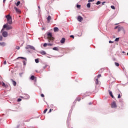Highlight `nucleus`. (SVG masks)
<instances>
[{"mask_svg":"<svg viewBox=\"0 0 128 128\" xmlns=\"http://www.w3.org/2000/svg\"><path fill=\"white\" fill-rule=\"evenodd\" d=\"M6 18H7V24H12V16L8 14L5 16Z\"/></svg>","mask_w":128,"mask_h":128,"instance_id":"nucleus-1","label":"nucleus"},{"mask_svg":"<svg viewBox=\"0 0 128 128\" xmlns=\"http://www.w3.org/2000/svg\"><path fill=\"white\" fill-rule=\"evenodd\" d=\"M47 38L48 39V42H54V38L52 37V35L50 32L48 33Z\"/></svg>","mask_w":128,"mask_h":128,"instance_id":"nucleus-2","label":"nucleus"},{"mask_svg":"<svg viewBox=\"0 0 128 128\" xmlns=\"http://www.w3.org/2000/svg\"><path fill=\"white\" fill-rule=\"evenodd\" d=\"M4 28H6V30H12V25H9L8 24H6L3 26V29Z\"/></svg>","mask_w":128,"mask_h":128,"instance_id":"nucleus-3","label":"nucleus"},{"mask_svg":"<svg viewBox=\"0 0 128 128\" xmlns=\"http://www.w3.org/2000/svg\"><path fill=\"white\" fill-rule=\"evenodd\" d=\"M4 28H2L1 30V32H2V36H4V38H6L8 36V32L6 31H4Z\"/></svg>","mask_w":128,"mask_h":128,"instance_id":"nucleus-4","label":"nucleus"},{"mask_svg":"<svg viewBox=\"0 0 128 128\" xmlns=\"http://www.w3.org/2000/svg\"><path fill=\"white\" fill-rule=\"evenodd\" d=\"M111 106H112V108H116L117 107L116 103L115 102H113L112 103Z\"/></svg>","mask_w":128,"mask_h":128,"instance_id":"nucleus-5","label":"nucleus"},{"mask_svg":"<svg viewBox=\"0 0 128 128\" xmlns=\"http://www.w3.org/2000/svg\"><path fill=\"white\" fill-rule=\"evenodd\" d=\"M83 20H84V18H82V17L80 16H78V22H82Z\"/></svg>","mask_w":128,"mask_h":128,"instance_id":"nucleus-6","label":"nucleus"},{"mask_svg":"<svg viewBox=\"0 0 128 128\" xmlns=\"http://www.w3.org/2000/svg\"><path fill=\"white\" fill-rule=\"evenodd\" d=\"M14 10H15L17 14H20V12H22V11H20V9L16 8V7H14Z\"/></svg>","mask_w":128,"mask_h":128,"instance_id":"nucleus-7","label":"nucleus"},{"mask_svg":"<svg viewBox=\"0 0 128 128\" xmlns=\"http://www.w3.org/2000/svg\"><path fill=\"white\" fill-rule=\"evenodd\" d=\"M52 20V16H48L47 18V22L50 24V20Z\"/></svg>","mask_w":128,"mask_h":128,"instance_id":"nucleus-8","label":"nucleus"},{"mask_svg":"<svg viewBox=\"0 0 128 128\" xmlns=\"http://www.w3.org/2000/svg\"><path fill=\"white\" fill-rule=\"evenodd\" d=\"M120 30H123V32H124V27H118V32H120Z\"/></svg>","mask_w":128,"mask_h":128,"instance_id":"nucleus-9","label":"nucleus"},{"mask_svg":"<svg viewBox=\"0 0 128 128\" xmlns=\"http://www.w3.org/2000/svg\"><path fill=\"white\" fill-rule=\"evenodd\" d=\"M60 30V29L58 28V27H55L54 28V32H58Z\"/></svg>","mask_w":128,"mask_h":128,"instance_id":"nucleus-10","label":"nucleus"},{"mask_svg":"<svg viewBox=\"0 0 128 128\" xmlns=\"http://www.w3.org/2000/svg\"><path fill=\"white\" fill-rule=\"evenodd\" d=\"M11 80L12 82V84L14 86H16V82L14 80L12 79H11Z\"/></svg>","mask_w":128,"mask_h":128,"instance_id":"nucleus-11","label":"nucleus"},{"mask_svg":"<svg viewBox=\"0 0 128 128\" xmlns=\"http://www.w3.org/2000/svg\"><path fill=\"white\" fill-rule=\"evenodd\" d=\"M108 92H109V94L110 96H112V98H114V95L112 94V91L109 90Z\"/></svg>","mask_w":128,"mask_h":128,"instance_id":"nucleus-12","label":"nucleus"},{"mask_svg":"<svg viewBox=\"0 0 128 128\" xmlns=\"http://www.w3.org/2000/svg\"><path fill=\"white\" fill-rule=\"evenodd\" d=\"M0 46H5L6 42H0Z\"/></svg>","mask_w":128,"mask_h":128,"instance_id":"nucleus-13","label":"nucleus"},{"mask_svg":"<svg viewBox=\"0 0 128 128\" xmlns=\"http://www.w3.org/2000/svg\"><path fill=\"white\" fill-rule=\"evenodd\" d=\"M66 42V38H62V39L60 40V43L61 44H64Z\"/></svg>","mask_w":128,"mask_h":128,"instance_id":"nucleus-14","label":"nucleus"},{"mask_svg":"<svg viewBox=\"0 0 128 128\" xmlns=\"http://www.w3.org/2000/svg\"><path fill=\"white\" fill-rule=\"evenodd\" d=\"M40 54H42V56H44L45 54H46V53L44 51H42Z\"/></svg>","mask_w":128,"mask_h":128,"instance_id":"nucleus-15","label":"nucleus"},{"mask_svg":"<svg viewBox=\"0 0 128 128\" xmlns=\"http://www.w3.org/2000/svg\"><path fill=\"white\" fill-rule=\"evenodd\" d=\"M18 58H22V60H26V61L27 60L26 58H24V57H18L17 58V60H18Z\"/></svg>","mask_w":128,"mask_h":128,"instance_id":"nucleus-16","label":"nucleus"},{"mask_svg":"<svg viewBox=\"0 0 128 128\" xmlns=\"http://www.w3.org/2000/svg\"><path fill=\"white\" fill-rule=\"evenodd\" d=\"M20 2L18 1L16 3V6H20Z\"/></svg>","mask_w":128,"mask_h":128,"instance_id":"nucleus-17","label":"nucleus"},{"mask_svg":"<svg viewBox=\"0 0 128 128\" xmlns=\"http://www.w3.org/2000/svg\"><path fill=\"white\" fill-rule=\"evenodd\" d=\"M53 50H58V47H54V48H52Z\"/></svg>","mask_w":128,"mask_h":128,"instance_id":"nucleus-18","label":"nucleus"},{"mask_svg":"<svg viewBox=\"0 0 128 128\" xmlns=\"http://www.w3.org/2000/svg\"><path fill=\"white\" fill-rule=\"evenodd\" d=\"M87 8H90V2H88L86 5Z\"/></svg>","mask_w":128,"mask_h":128,"instance_id":"nucleus-19","label":"nucleus"},{"mask_svg":"<svg viewBox=\"0 0 128 128\" xmlns=\"http://www.w3.org/2000/svg\"><path fill=\"white\" fill-rule=\"evenodd\" d=\"M0 84H2V86H3L4 88H6V84H4V82H1Z\"/></svg>","mask_w":128,"mask_h":128,"instance_id":"nucleus-20","label":"nucleus"},{"mask_svg":"<svg viewBox=\"0 0 128 128\" xmlns=\"http://www.w3.org/2000/svg\"><path fill=\"white\" fill-rule=\"evenodd\" d=\"M96 84H98V79L96 78L95 80Z\"/></svg>","mask_w":128,"mask_h":128,"instance_id":"nucleus-21","label":"nucleus"},{"mask_svg":"<svg viewBox=\"0 0 128 128\" xmlns=\"http://www.w3.org/2000/svg\"><path fill=\"white\" fill-rule=\"evenodd\" d=\"M34 76H32L30 77V80H34Z\"/></svg>","mask_w":128,"mask_h":128,"instance_id":"nucleus-22","label":"nucleus"},{"mask_svg":"<svg viewBox=\"0 0 128 128\" xmlns=\"http://www.w3.org/2000/svg\"><path fill=\"white\" fill-rule=\"evenodd\" d=\"M47 44H48V46H54V44H50V43H48Z\"/></svg>","mask_w":128,"mask_h":128,"instance_id":"nucleus-23","label":"nucleus"},{"mask_svg":"<svg viewBox=\"0 0 128 128\" xmlns=\"http://www.w3.org/2000/svg\"><path fill=\"white\" fill-rule=\"evenodd\" d=\"M29 48H30L31 50H35L34 47V46H29Z\"/></svg>","mask_w":128,"mask_h":128,"instance_id":"nucleus-24","label":"nucleus"},{"mask_svg":"<svg viewBox=\"0 0 128 128\" xmlns=\"http://www.w3.org/2000/svg\"><path fill=\"white\" fill-rule=\"evenodd\" d=\"M26 60H23V64H24V66H26Z\"/></svg>","mask_w":128,"mask_h":128,"instance_id":"nucleus-25","label":"nucleus"},{"mask_svg":"<svg viewBox=\"0 0 128 128\" xmlns=\"http://www.w3.org/2000/svg\"><path fill=\"white\" fill-rule=\"evenodd\" d=\"M115 66H120V64L116 62Z\"/></svg>","mask_w":128,"mask_h":128,"instance_id":"nucleus-26","label":"nucleus"},{"mask_svg":"<svg viewBox=\"0 0 128 128\" xmlns=\"http://www.w3.org/2000/svg\"><path fill=\"white\" fill-rule=\"evenodd\" d=\"M43 46H44V48H46V47L48 46V44L44 43Z\"/></svg>","mask_w":128,"mask_h":128,"instance_id":"nucleus-27","label":"nucleus"},{"mask_svg":"<svg viewBox=\"0 0 128 128\" xmlns=\"http://www.w3.org/2000/svg\"><path fill=\"white\" fill-rule=\"evenodd\" d=\"M76 8H80V4H77V5H76Z\"/></svg>","mask_w":128,"mask_h":128,"instance_id":"nucleus-28","label":"nucleus"},{"mask_svg":"<svg viewBox=\"0 0 128 128\" xmlns=\"http://www.w3.org/2000/svg\"><path fill=\"white\" fill-rule=\"evenodd\" d=\"M111 8L112 10H116V8L114 6H111Z\"/></svg>","mask_w":128,"mask_h":128,"instance_id":"nucleus-29","label":"nucleus"},{"mask_svg":"<svg viewBox=\"0 0 128 128\" xmlns=\"http://www.w3.org/2000/svg\"><path fill=\"white\" fill-rule=\"evenodd\" d=\"M2 36H0V42H2Z\"/></svg>","mask_w":128,"mask_h":128,"instance_id":"nucleus-30","label":"nucleus"},{"mask_svg":"<svg viewBox=\"0 0 128 128\" xmlns=\"http://www.w3.org/2000/svg\"><path fill=\"white\" fill-rule=\"evenodd\" d=\"M35 62H36V64H38V62H39L38 59H36Z\"/></svg>","mask_w":128,"mask_h":128,"instance_id":"nucleus-31","label":"nucleus"},{"mask_svg":"<svg viewBox=\"0 0 128 128\" xmlns=\"http://www.w3.org/2000/svg\"><path fill=\"white\" fill-rule=\"evenodd\" d=\"M46 112H48V108H46L44 110V114H46Z\"/></svg>","mask_w":128,"mask_h":128,"instance_id":"nucleus-32","label":"nucleus"},{"mask_svg":"<svg viewBox=\"0 0 128 128\" xmlns=\"http://www.w3.org/2000/svg\"><path fill=\"white\" fill-rule=\"evenodd\" d=\"M119 40H120V38H116L115 39V42H118Z\"/></svg>","mask_w":128,"mask_h":128,"instance_id":"nucleus-33","label":"nucleus"},{"mask_svg":"<svg viewBox=\"0 0 128 128\" xmlns=\"http://www.w3.org/2000/svg\"><path fill=\"white\" fill-rule=\"evenodd\" d=\"M96 4L97 5L100 4V1H98V2L96 3Z\"/></svg>","mask_w":128,"mask_h":128,"instance_id":"nucleus-34","label":"nucleus"},{"mask_svg":"<svg viewBox=\"0 0 128 128\" xmlns=\"http://www.w3.org/2000/svg\"><path fill=\"white\" fill-rule=\"evenodd\" d=\"M17 102H22V99L18 98V100H17Z\"/></svg>","mask_w":128,"mask_h":128,"instance_id":"nucleus-35","label":"nucleus"},{"mask_svg":"<svg viewBox=\"0 0 128 128\" xmlns=\"http://www.w3.org/2000/svg\"><path fill=\"white\" fill-rule=\"evenodd\" d=\"M100 76H102V74H99L98 76V78H100Z\"/></svg>","mask_w":128,"mask_h":128,"instance_id":"nucleus-36","label":"nucleus"},{"mask_svg":"<svg viewBox=\"0 0 128 128\" xmlns=\"http://www.w3.org/2000/svg\"><path fill=\"white\" fill-rule=\"evenodd\" d=\"M88 2H94V0H88Z\"/></svg>","mask_w":128,"mask_h":128,"instance_id":"nucleus-37","label":"nucleus"},{"mask_svg":"<svg viewBox=\"0 0 128 128\" xmlns=\"http://www.w3.org/2000/svg\"><path fill=\"white\" fill-rule=\"evenodd\" d=\"M16 50H20V46H16Z\"/></svg>","mask_w":128,"mask_h":128,"instance_id":"nucleus-38","label":"nucleus"},{"mask_svg":"<svg viewBox=\"0 0 128 128\" xmlns=\"http://www.w3.org/2000/svg\"><path fill=\"white\" fill-rule=\"evenodd\" d=\"M118 98H120V94H118Z\"/></svg>","mask_w":128,"mask_h":128,"instance_id":"nucleus-39","label":"nucleus"},{"mask_svg":"<svg viewBox=\"0 0 128 128\" xmlns=\"http://www.w3.org/2000/svg\"><path fill=\"white\" fill-rule=\"evenodd\" d=\"M70 38H74V36L73 35H71Z\"/></svg>","mask_w":128,"mask_h":128,"instance_id":"nucleus-40","label":"nucleus"},{"mask_svg":"<svg viewBox=\"0 0 128 128\" xmlns=\"http://www.w3.org/2000/svg\"><path fill=\"white\" fill-rule=\"evenodd\" d=\"M41 96L42 98H44V94H41Z\"/></svg>","mask_w":128,"mask_h":128,"instance_id":"nucleus-41","label":"nucleus"},{"mask_svg":"<svg viewBox=\"0 0 128 128\" xmlns=\"http://www.w3.org/2000/svg\"><path fill=\"white\" fill-rule=\"evenodd\" d=\"M38 12H40V6H38Z\"/></svg>","mask_w":128,"mask_h":128,"instance_id":"nucleus-42","label":"nucleus"},{"mask_svg":"<svg viewBox=\"0 0 128 128\" xmlns=\"http://www.w3.org/2000/svg\"><path fill=\"white\" fill-rule=\"evenodd\" d=\"M77 100H78V102H80V98H77Z\"/></svg>","mask_w":128,"mask_h":128,"instance_id":"nucleus-43","label":"nucleus"},{"mask_svg":"<svg viewBox=\"0 0 128 128\" xmlns=\"http://www.w3.org/2000/svg\"><path fill=\"white\" fill-rule=\"evenodd\" d=\"M4 64H6V61H4Z\"/></svg>","mask_w":128,"mask_h":128,"instance_id":"nucleus-44","label":"nucleus"},{"mask_svg":"<svg viewBox=\"0 0 128 128\" xmlns=\"http://www.w3.org/2000/svg\"><path fill=\"white\" fill-rule=\"evenodd\" d=\"M112 42H114L112 41H111V40L109 41L110 44H112Z\"/></svg>","mask_w":128,"mask_h":128,"instance_id":"nucleus-45","label":"nucleus"},{"mask_svg":"<svg viewBox=\"0 0 128 128\" xmlns=\"http://www.w3.org/2000/svg\"><path fill=\"white\" fill-rule=\"evenodd\" d=\"M104 4H106V2H103L102 3V5L104 6Z\"/></svg>","mask_w":128,"mask_h":128,"instance_id":"nucleus-46","label":"nucleus"},{"mask_svg":"<svg viewBox=\"0 0 128 128\" xmlns=\"http://www.w3.org/2000/svg\"><path fill=\"white\" fill-rule=\"evenodd\" d=\"M50 112H52V109H50V110H49V112H48V113H50Z\"/></svg>","mask_w":128,"mask_h":128,"instance_id":"nucleus-47","label":"nucleus"},{"mask_svg":"<svg viewBox=\"0 0 128 128\" xmlns=\"http://www.w3.org/2000/svg\"><path fill=\"white\" fill-rule=\"evenodd\" d=\"M27 96H28V98H30V96L28 94H26Z\"/></svg>","mask_w":128,"mask_h":128,"instance_id":"nucleus-48","label":"nucleus"},{"mask_svg":"<svg viewBox=\"0 0 128 128\" xmlns=\"http://www.w3.org/2000/svg\"><path fill=\"white\" fill-rule=\"evenodd\" d=\"M114 28H115V30H116V28H118V26H116V27Z\"/></svg>","mask_w":128,"mask_h":128,"instance_id":"nucleus-49","label":"nucleus"},{"mask_svg":"<svg viewBox=\"0 0 128 128\" xmlns=\"http://www.w3.org/2000/svg\"><path fill=\"white\" fill-rule=\"evenodd\" d=\"M6 0H4V2H6Z\"/></svg>","mask_w":128,"mask_h":128,"instance_id":"nucleus-50","label":"nucleus"},{"mask_svg":"<svg viewBox=\"0 0 128 128\" xmlns=\"http://www.w3.org/2000/svg\"><path fill=\"white\" fill-rule=\"evenodd\" d=\"M123 52V54H124V52Z\"/></svg>","mask_w":128,"mask_h":128,"instance_id":"nucleus-51","label":"nucleus"},{"mask_svg":"<svg viewBox=\"0 0 128 128\" xmlns=\"http://www.w3.org/2000/svg\"><path fill=\"white\" fill-rule=\"evenodd\" d=\"M127 56H128V52L127 53Z\"/></svg>","mask_w":128,"mask_h":128,"instance_id":"nucleus-52","label":"nucleus"},{"mask_svg":"<svg viewBox=\"0 0 128 128\" xmlns=\"http://www.w3.org/2000/svg\"><path fill=\"white\" fill-rule=\"evenodd\" d=\"M20 98H22V96H20Z\"/></svg>","mask_w":128,"mask_h":128,"instance_id":"nucleus-53","label":"nucleus"}]
</instances>
